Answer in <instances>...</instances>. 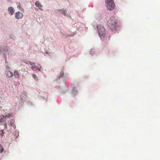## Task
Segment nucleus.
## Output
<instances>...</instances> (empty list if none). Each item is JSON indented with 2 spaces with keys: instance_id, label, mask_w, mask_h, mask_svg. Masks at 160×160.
Segmentation results:
<instances>
[{
  "instance_id": "17",
  "label": "nucleus",
  "mask_w": 160,
  "mask_h": 160,
  "mask_svg": "<svg viewBox=\"0 0 160 160\" xmlns=\"http://www.w3.org/2000/svg\"><path fill=\"white\" fill-rule=\"evenodd\" d=\"M0 134L2 136L3 135V133L2 131H1V132H0Z\"/></svg>"
},
{
  "instance_id": "20",
  "label": "nucleus",
  "mask_w": 160,
  "mask_h": 160,
  "mask_svg": "<svg viewBox=\"0 0 160 160\" xmlns=\"http://www.w3.org/2000/svg\"><path fill=\"white\" fill-rule=\"evenodd\" d=\"M7 0V1H9V2L11 1V0Z\"/></svg>"
},
{
  "instance_id": "5",
  "label": "nucleus",
  "mask_w": 160,
  "mask_h": 160,
  "mask_svg": "<svg viewBox=\"0 0 160 160\" xmlns=\"http://www.w3.org/2000/svg\"><path fill=\"white\" fill-rule=\"evenodd\" d=\"M23 16V14L20 12H16L15 13V17L17 19H19L22 18Z\"/></svg>"
},
{
  "instance_id": "9",
  "label": "nucleus",
  "mask_w": 160,
  "mask_h": 160,
  "mask_svg": "<svg viewBox=\"0 0 160 160\" xmlns=\"http://www.w3.org/2000/svg\"><path fill=\"white\" fill-rule=\"evenodd\" d=\"M35 4L37 7L39 8V9L42 10H43L42 9V6L40 4V3L39 1H37L35 2Z\"/></svg>"
},
{
  "instance_id": "14",
  "label": "nucleus",
  "mask_w": 160,
  "mask_h": 160,
  "mask_svg": "<svg viewBox=\"0 0 160 160\" xmlns=\"http://www.w3.org/2000/svg\"><path fill=\"white\" fill-rule=\"evenodd\" d=\"M32 76L33 78L36 81L38 80V78L37 76L35 74H33L32 75Z\"/></svg>"
},
{
  "instance_id": "15",
  "label": "nucleus",
  "mask_w": 160,
  "mask_h": 160,
  "mask_svg": "<svg viewBox=\"0 0 160 160\" xmlns=\"http://www.w3.org/2000/svg\"><path fill=\"white\" fill-rule=\"evenodd\" d=\"M66 12V11L65 10H62V14L65 16H68V14H66V13H65V12Z\"/></svg>"
},
{
  "instance_id": "2",
  "label": "nucleus",
  "mask_w": 160,
  "mask_h": 160,
  "mask_svg": "<svg viewBox=\"0 0 160 160\" xmlns=\"http://www.w3.org/2000/svg\"><path fill=\"white\" fill-rule=\"evenodd\" d=\"M99 35L101 38H103L105 36V30L102 25H98L97 26Z\"/></svg>"
},
{
  "instance_id": "18",
  "label": "nucleus",
  "mask_w": 160,
  "mask_h": 160,
  "mask_svg": "<svg viewBox=\"0 0 160 160\" xmlns=\"http://www.w3.org/2000/svg\"><path fill=\"white\" fill-rule=\"evenodd\" d=\"M4 127H5L7 128V123H5L4 124Z\"/></svg>"
},
{
  "instance_id": "6",
  "label": "nucleus",
  "mask_w": 160,
  "mask_h": 160,
  "mask_svg": "<svg viewBox=\"0 0 160 160\" xmlns=\"http://www.w3.org/2000/svg\"><path fill=\"white\" fill-rule=\"evenodd\" d=\"M9 14L11 15H12L15 12L14 8L12 7H9L8 9Z\"/></svg>"
},
{
  "instance_id": "12",
  "label": "nucleus",
  "mask_w": 160,
  "mask_h": 160,
  "mask_svg": "<svg viewBox=\"0 0 160 160\" xmlns=\"http://www.w3.org/2000/svg\"><path fill=\"white\" fill-rule=\"evenodd\" d=\"M17 4L18 8L20 10L22 11V10H23V9L22 8L20 3V2H18Z\"/></svg>"
},
{
  "instance_id": "16",
  "label": "nucleus",
  "mask_w": 160,
  "mask_h": 160,
  "mask_svg": "<svg viewBox=\"0 0 160 160\" xmlns=\"http://www.w3.org/2000/svg\"><path fill=\"white\" fill-rule=\"evenodd\" d=\"M63 75V73L62 72H61L60 75V78L62 77Z\"/></svg>"
},
{
  "instance_id": "8",
  "label": "nucleus",
  "mask_w": 160,
  "mask_h": 160,
  "mask_svg": "<svg viewBox=\"0 0 160 160\" xmlns=\"http://www.w3.org/2000/svg\"><path fill=\"white\" fill-rule=\"evenodd\" d=\"M14 75L15 78H18L20 77V74L19 72L17 70L14 72Z\"/></svg>"
},
{
  "instance_id": "19",
  "label": "nucleus",
  "mask_w": 160,
  "mask_h": 160,
  "mask_svg": "<svg viewBox=\"0 0 160 160\" xmlns=\"http://www.w3.org/2000/svg\"><path fill=\"white\" fill-rule=\"evenodd\" d=\"M2 119H3V118H2L1 117V119H0V122L2 121Z\"/></svg>"
},
{
  "instance_id": "21",
  "label": "nucleus",
  "mask_w": 160,
  "mask_h": 160,
  "mask_svg": "<svg viewBox=\"0 0 160 160\" xmlns=\"http://www.w3.org/2000/svg\"><path fill=\"white\" fill-rule=\"evenodd\" d=\"M10 125V126H12V124L11 123Z\"/></svg>"
},
{
  "instance_id": "10",
  "label": "nucleus",
  "mask_w": 160,
  "mask_h": 160,
  "mask_svg": "<svg viewBox=\"0 0 160 160\" xmlns=\"http://www.w3.org/2000/svg\"><path fill=\"white\" fill-rule=\"evenodd\" d=\"M6 74L9 78L12 77L13 75V73L10 71H8L6 72Z\"/></svg>"
},
{
  "instance_id": "7",
  "label": "nucleus",
  "mask_w": 160,
  "mask_h": 160,
  "mask_svg": "<svg viewBox=\"0 0 160 160\" xmlns=\"http://www.w3.org/2000/svg\"><path fill=\"white\" fill-rule=\"evenodd\" d=\"M8 50L7 47H4V48H0V54L2 53L3 54L5 53V51H7Z\"/></svg>"
},
{
  "instance_id": "11",
  "label": "nucleus",
  "mask_w": 160,
  "mask_h": 160,
  "mask_svg": "<svg viewBox=\"0 0 160 160\" xmlns=\"http://www.w3.org/2000/svg\"><path fill=\"white\" fill-rule=\"evenodd\" d=\"M12 115V113H9L6 116H4L3 115H1V117L3 118V119L4 118L6 119V118H9V117L11 116Z\"/></svg>"
},
{
  "instance_id": "1",
  "label": "nucleus",
  "mask_w": 160,
  "mask_h": 160,
  "mask_svg": "<svg viewBox=\"0 0 160 160\" xmlns=\"http://www.w3.org/2000/svg\"><path fill=\"white\" fill-rule=\"evenodd\" d=\"M108 27L112 31L116 30L117 27V22L116 20L113 18H112L108 20Z\"/></svg>"
},
{
  "instance_id": "4",
  "label": "nucleus",
  "mask_w": 160,
  "mask_h": 160,
  "mask_svg": "<svg viewBox=\"0 0 160 160\" xmlns=\"http://www.w3.org/2000/svg\"><path fill=\"white\" fill-rule=\"evenodd\" d=\"M30 64L32 66L33 68L35 69L40 70L41 68V67L39 64H36L32 62H31Z\"/></svg>"
},
{
  "instance_id": "13",
  "label": "nucleus",
  "mask_w": 160,
  "mask_h": 160,
  "mask_svg": "<svg viewBox=\"0 0 160 160\" xmlns=\"http://www.w3.org/2000/svg\"><path fill=\"white\" fill-rule=\"evenodd\" d=\"M4 149L1 144H0V153H2Z\"/></svg>"
},
{
  "instance_id": "3",
  "label": "nucleus",
  "mask_w": 160,
  "mask_h": 160,
  "mask_svg": "<svg viewBox=\"0 0 160 160\" xmlns=\"http://www.w3.org/2000/svg\"><path fill=\"white\" fill-rule=\"evenodd\" d=\"M107 8L110 10H112L114 8L115 4L113 0H105Z\"/></svg>"
}]
</instances>
